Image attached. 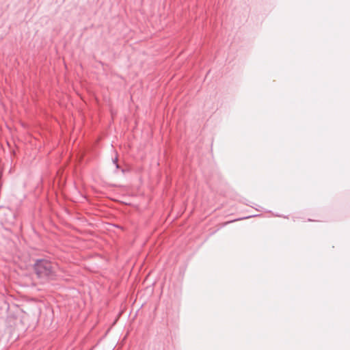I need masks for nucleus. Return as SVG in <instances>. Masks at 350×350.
Listing matches in <instances>:
<instances>
[{"label":"nucleus","mask_w":350,"mask_h":350,"mask_svg":"<svg viewBox=\"0 0 350 350\" xmlns=\"http://www.w3.org/2000/svg\"><path fill=\"white\" fill-rule=\"evenodd\" d=\"M33 270L38 278L44 280H54L57 277L53 263L47 258L33 259Z\"/></svg>","instance_id":"obj_1"},{"label":"nucleus","mask_w":350,"mask_h":350,"mask_svg":"<svg viewBox=\"0 0 350 350\" xmlns=\"http://www.w3.org/2000/svg\"><path fill=\"white\" fill-rule=\"evenodd\" d=\"M113 163L116 165V167L117 169H119L120 167L118 163V157H117L113 160Z\"/></svg>","instance_id":"obj_2"}]
</instances>
